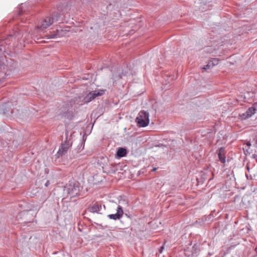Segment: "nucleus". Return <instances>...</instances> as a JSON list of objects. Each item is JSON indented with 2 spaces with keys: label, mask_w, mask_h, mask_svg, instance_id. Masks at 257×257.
Listing matches in <instances>:
<instances>
[{
  "label": "nucleus",
  "mask_w": 257,
  "mask_h": 257,
  "mask_svg": "<svg viewBox=\"0 0 257 257\" xmlns=\"http://www.w3.org/2000/svg\"><path fill=\"white\" fill-rule=\"evenodd\" d=\"M138 126L139 127H145L150 122L149 113L144 110L141 111L136 120Z\"/></svg>",
  "instance_id": "1"
},
{
  "label": "nucleus",
  "mask_w": 257,
  "mask_h": 257,
  "mask_svg": "<svg viewBox=\"0 0 257 257\" xmlns=\"http://www.w3.org/2000/svg\"><path fill=\"white\" fill-rule=\"evenodd\" d=\"M64 192L67 194V197L73 198L77 196L79 193L78 186L74 183H70L67 185L64 189Z\"/></svg>",
  "instance_id": "2"
},
{
  "label": "nucleus",
  "mask_w": 257,
  "mask_h": 257,
  "mask_svg": "<svg viewBox=\"0 0 257 257\" xmlns=\"http://www.w3.org/2000/svg\"><path fill=\"white\" fill-rule=\"evenodd\" d=\"M58 21L59 19L57 17H47L38 26V28L43 30L51 25L54 21L56 22Z\"/></svg>",
  "instance_id": "3"
},
{
  "label": "nucleus",
  "mask_w": 257,
  "mask_h": 257,
  "mask_svg": "<svg viewBox=\"0 0 257 257\" xmlns=\"http://www.w3.org/2000/svg\"><path fill=\"white\" fill-rule=\"evenodd\" d=\"M104 92V91L103 90H95L90 92L84 97V102L85 103L89 102L96 97L103 95Z\"/></svg>",
  "instance_id": "4"
},
{
  "label": "nucleus",
  "mask_w": 257,
  "mask_h": 257,
  "mask_svg": "<svg viewBox=\"0 0 257 257\" xmlns=\"http://www.w3.org/2000/svg\"><path fill=\"white\" fill-rule=\"evenodd\" d=\"M71 144L69 141H65L64 143H62L60 147V148L57 152V154L58 156H62L64 155L69 148L71 147Z\"/></svg>",
  "instance_id": "5"
},
{
  "label": "nucleus",
  "mask_w": 257,
  "mask_h": 257,
  "mask_svg": "<svg viewBox=\"0 0 257 257\" xmlns=\"http://www.w3.org/2000/svg\"><path fill=\"white\" fill-rule=\"evenodd\" d=\"M123 214V211L122 207L118 205L117 208V212L115 214H109L108 217L113 220L119 219L122 216Z\"/></svg>",
  "instance_id": "6"
},
{
  "label": "nucleus",
  "mask_w": 257,
  "mask_h": 257,
  "mask_svg": "<svg viewBox=\"0 0 257 257\" xmlns=\"http://www.w3.org/2000/svg\"><path fill=\"white\" fill-rule=\"evenodd\" d=\"M256 110V108L253 106L249 107L245 113L241 115V117L242 119H246L250 117L255 113Z\"/></svg>",
  "instance_id": "7"
},
{
  "label": "nucleus",
  "mask_w": 257,
  "mask_h": 257,
  "mask_svg": "<svg viewBox=\"0 0 257 257\" xmlns=\"http://www.w3.org/2000/svg\"><path fill=\"white\" fill-rule=\"evenodd\" d=\"M219 63V60L217 58H213L211 60H210L207 64L205 66H204L203 67V69L204 70H207L210 69L214 67V66H216L218 65Z\"/></svg>",
  "instance_id": "8"
},
{
  "label": "nucleus",
  "mask_w": 257,
  "mask_h": 257,
  "mask_svg": "<svg viewBox=\"0 0 257 257\" xmlns=\"http://www.w3.org/2000/svg\"><path fill=\"white\" fill-rule=\"evenodd\" d=\"M84 97L79 96L75 97L70 102L72 106L74 105H82L85 103L84 102Z\"/></svg>",
  "instance_id": "9"
},
{
  "label": "nucleus",
  "mask_w": 257,
  "mask_h": 257,
  "mask_svg": "<svg viewBox=\"0 0 257 257\" xmlns=\"http://www.w3.org/2000/svg\"><path fill=\"white\" fill-rule=\"evenodd\" d=\"M218 156L219 157V161L222 163L224 164L226 161V157L225 155L224 149L223 148H221L219 150Z\"/></svg>",
  "instance_id": "10"
},
{
  "label": "nucleus",
  "mask_w": 257,
  "mask_h": 257,
  "mask_svg": "<svg viewBox=\"0 0 257 257\" xmlns=\"http://www.w3.org/2000/svg\"><path fill=\"white\" fill-rule=\"evenodd\" d=\"M126 150L125 149L123 148H118L117 152L116 155L119 158H121L124 157L126 155Z\"/></svg>",
  "instance_id": "11"
},
{
  "label": "nucleus",
  "mask_w": 257,
  "mask_h": 257,
  "mask_svg": "<svg viewBox=\"0 0 257 257\" xmlns=\"http://www.w3.org/2000/svg\"><path fill=\"white\" fill-rule=\"evenodd\" d=\"M101 209V205H99L97 203L94 204L91 207V210L93 212H98Z\"/></svg>",
  "instance_id": "12"
},
{
  "label": "nucleus",
  "mask_w": 257,
  "mask_h": 257,
  "mask_svg": "<svg viewBox=\"0 0 257 257\" xmlns=\"http://www.w3.org/2000/svg\"><path fill=\"white\" fill-rule=\"evenodd\" d=\"M59 30H57L54 34H50L48 36V38H55L57 37H60V34H59Z\"/></svg>",
  "instance_id": "13"
},
{
  "label": "nucleus",
  "mask_w": 257,
  "mask_h": 257,
  "mask_svg": "<svg viewBox=\"0 0 257 257\" xmlns=\"http://www.w3.org/2000/svg\"><path fill=\"white\" fill-rule=\"evenodd\" d=\"M163 249H164V246H162V247H161V248H160V252H162V250H163Z\"/></svg>",
  "instance_id": "14"
},
{
  "label": "nucleus",
  "mask_w": 257,
  "mask_h": 257,
  "mask_svg": "<svg viewBox=\"0 0 257 257\" xmlns=\"http://www.w3.org/2000/svg\"><path fill=\"white\" fill-rule=\"evenodd\" d=\"M157 170V168H154L153 169V171H156Z\"/></svg>",
  "instance_id": "15"
},
{
  "label": "nucleus",
  "mask_w": 257,
  "mask_h": 257,
  "mask_svg": "<svg viewBox=\"0 0 257 257\" xmlns=\"http://www.w3.org/2000/svg\"><path fill=\"white\" fill-rule=\"evenodd\" d=\"M255 144L257 145V140L256 141ZM255 152H257V147H256V150H255Z\"/></svg>",
  "instance_id": "16"
}]
</instances>
